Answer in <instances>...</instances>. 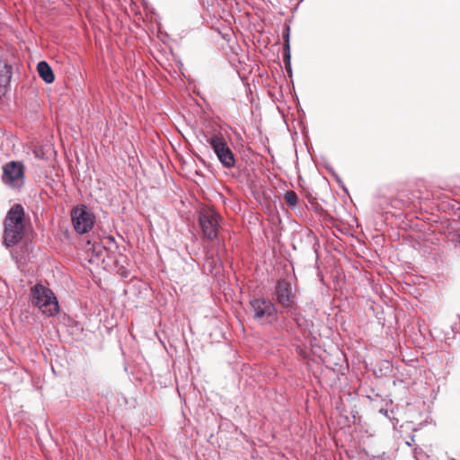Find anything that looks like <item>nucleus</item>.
Returning <instances> with one entry per match:
<instances>
[{
    "mask_svg": "<svg viewBox=\"0 0 460 460\" xmlns=\"http://www.w3.org/2000/svg\"><path fill=\"white\" fill-rule=\"evenodd\" d=\"M25 212L21 204H14L7 211L4 219L3 244L12 248L23 238L25 232Z\"/></svg>",
    "mask_w": 460,
    "mask_h": 460,
    "instance_id": "obj_1",
    "label": "nucleus"
},
{
    "mask_svg": "<svg viewBox=\"0 0 460 460\" xmlns=\"http://www.w3.org/2000/svg\"><path fill=\"white\" fill-rule=\"evenodd\" d=\"M31 303L47 316H54L59 311V305L54 293L41 284L31 288Z\"/></svg>",
    "mask_w": 460,
    "mask_h": 460,
    "instance_id": "obj_2",
    "label": "nucleus"
},
{
    "mask_svg": "<svg viewBox=\"0 0 460 460\" xmlns=\"http://www.w3.org/2000/svg\"><path fill=\"white\" fill-rule=\"evenodd\" d=\"M221 220L220 214L212 208H204L199 212L198 221L205 239L217 240Z\"/></svg>",
    "mask_w": 460,
    "mask_h": 460,
    "instance_id": "obj_3",
    "label": "nucleus"
},
{
    "mask_svg": "<svg viewBox=\"0 0 460 460\" xmlns=\"http://www.w3.org/2000/svg\"><path fill=\"white\" fill-rule=\"evenodd\" d=\"M75 231L79 234L89 233L95 224V215L86 205L74 207L70 212Z\"/></svg>",
    "mask_w": 460,
    "mask_h": 460,
    "instance_id": "obj_4",
    "label": "nucleus"
},
{
    "mask_svg": "<svg viewBox=\"0 0 460 460\" xmlns=\"http://www.w3.org/2000/svg\"><path fill=\"white\" fill-rule=\"evenodd\" d=\"M250 306L253 320L260 322L268 318L270 323L277 320V308L269 298L253 297L250 300Z\"/></svg>",
    "mask_w": 460,
    "mask_h": 460,
    "instance_id": "obj_5",
    "label": "nucleus"
},
{
    "mask_svg": "<svg viewBox=\"0 0 460 460\" xmlns=\"http://www.w3.org/2000/svg\"><path fill=\"white\" fill-rule=\"evenodd\" d=\"M274 294L278 303L286 308L287 312H291L295 305V293L291 283L286 279L278 280Z\"/></svg>",
    "mask_w": 460,
    "mask_h": 460,
    "instance_id": "obj_6",
    "label": "nucleus"
},
{
    "mask_svg": "<svg viewBox=\"0 0 460 460\" xmlns=\"http://www.w3.org/2000/svg\"><path fill=\"white\" fill-rule=\"evenodd\" d=\"M23 164L21 162L11 161L7 163L4 167L3 181L4 182L13 183L19 179L23 178Z\"/></svg>",
    "mask_w": 460,
    "mask_h": 460,
    "instance_id": "obj_7",
    "label": "nucleus"
},
{
    "mask_svg": "<svg viewBox=\"0 0 460 460\" xmlns=\"http://www.w3.org/2000/svg\"><path fill=\"white\" fill-rule=\"evenodd\" d=\"M222 165L227 169L235 166V157L229 146H211Z\"/></svg>",
    "mask_w": 460,
    "mask_h": 460,
    "instance_id": "obj_8",
    "label": "nucleus"
},
{
    "mask_svg": "<svg viewBox=\"0 0 460 460\" xmlns=\"http://www.w3.org/2000/svg\"><path fill=\"white\" fill-rule=\"evenodd\" d=\"M202 134L207 144H227L217 124L206 125L202 129Z\"/></svg>",
    "mask_w": 460,
    "mask_h": 460,
    "instance_id": "obj_9",
    "label": "nucleus"
},
{
    "mask_svg": "<svg viewBox=\"0 0 460 460\" xmlns=\"http://www.w3.org/2000/svg\"><path fill=\"white\" fill-rule=\"evenodd\" d=\"M391 197L387 196H377L374 201V209L378 213L392 214L394 217L399 216L395 212L391 210Z\"/></svg>",
    "mask_w": 460,
    "mask_h": 460,
    "instance_id": "obj_10",
    "label": "nucleus"
},
{
    "mask_svg": "<svg viewBox=\"0 0 460 460\" xmlns=\"http://www.w3.org/2000/svg\"><path fill=\"white\" fill-rule=\"evenodd\" d=\"M37 71L39 74V76L46 83V84H51L55 81V74L53 72V69L49 66V64L45 61L41 60L37 65Z\"/></svg>",
    "mask_w": 460,
    "mask_h": 460,
    "instance_id": "obj_11",
    "label": "nucleus"
},
{
    "mask_svg": "<svg viewBox=\"0 0 460 460\" xmlns=\"http://www.w3.org/2000/svg\"><path fill=\"white\" fill-rule=\"evenodd\" d=\"M12 79V66L4 60L0 59V87L6 88Z\"/></svg>",
    "mask_w": 460,
    "mask_h": 460,
    "instance_id": "obj_12",
    "label": "nucleus"
},
{
    "mask_svg": "<svg viewBox=\"0 0 460 460\" xmlns=\"http://www.w3.org/2000/svg\"><path fill=\"white\" fill-rule=\"evenodd\" d=\"M406 194L403 192H399L395 197H391V210L395 212L401 210L404 208H409V200L404 199Z\"/></svg>",
    "mask_w": 460,
    "mask_h": 460,
    "instance_id": "obj_13",
    "label": "nucleus"
},
{
    "mask_svg": "<svg viewBox=\"0 0 460 460\" xmlns=\"http://www.w3.org/2000/svg\"><path fill=\"white\" fill-rule=\"evenodd\" d=\"M87 252H92L93 256H95L97 259H100L105 251V246L102 245V242L93 241V243L89 241L87 243Z\"/></svg>",
    "mask_w": 460,
    "mask_h": 460,
    "instance_id": "obj_14",
    "label": "nucleus"
},
{
    "mask_svg": "<svg viewBox=\"0 0 460 460\" xmlns=\"http://www.w3.org/2000/svg\"><path fill=\"white\" fill-rule=\"evenodd\" d=\"M123 152L128 157L129 166L134 167L139 162L137 151L135 150V146H125Z\"/></svg>",
    "mask_w": 460,
    "mask_h": 460,
    "instance_id": "obj_15",
    "label": "nucleus"
},
{
    "mask_svg": "<svg viewBox=\"0 0 460 460\" xmlns=\"http://www.w3.org/2000/svg\"><path fill=\"white\" fill-rule=\"evenodd\" d=\"M102 245L105 246L106 252H115L119 249V245L115 241V238L111 235L104 236L100 239Z\"/></svg>",
    "mask_w": 460,
    "mask_h": 460,
    "instance_id": "obj_16",
    "label": "nucleus"
},
{
    "mask_svg": "<svg viewBox=\"0 0 460 460\" xmlns=\"http://www.w3.org/2000/svg\"><path fill=\"white\" fill-rule=\"evenodd\" d=\"M282 39H283V52L291 51L290 48V27L289 25H285L282 31Z\"/></svg>",
    "mask_w": 460,
    "mask_h": 460,
    "instance_id": "obj_17",
    "label": "nucleus"
},
{
    "mask_svg": "<svg viewBox=\"0 0 460 460\" xmlns=\"http://www.w3.org/2000/svg\"><path fill=\"white\" fill-rule=\"evenodd\" d=\"M448 240L454 245V248L460 252V228L450 233Z\"/></svg>",
    "mask_w": 460,
    "mask_h": 460,
    "instance_id": "obj_18",
    "label": "nucleus"
},
{
    "mask_svg": "<svg viewBox=\"0 0 460 460\" xmlns=\"http://www.w3.org/2000/svg\"><path fill=\"white\" fill-rule=\"evenodd\" d=\"M284 199L286 203L291 208H295L297 204L298 198L296 193L293 190L287 191L284 196Z\"/></svg>",
    "mask_w": 460,
    "mask_h": 460,
    "instance_id": "obj_19",
    "label": "nucleus"
},
{
    "mask_svg": "<svg viewBox=\"0 0 460 460\" xmlns=\"http://www.w3.org/2000/svg\"><path fill=\"white\" fill-rule=\"evenodd\" d=\"M406 194V197H404V199H408L409 202V208L411 206L416 207V203L418 199H420L419 193L417 191H402Z\"/></svg>",
    "mask_w": 460,
    "mask_h": 460,
    "instance_id": "obj_20",
    "label": "nucleus"
},
{
    "mask_svg": "<svg viewBox=\"0 0 460 460\" xmlns=\"http://www.w3.org/2000/svg\"><path fill=\"white\" fill-rule=\"evenodd\" d=\"M34 146V148L32 151L37 158L41 159V160H46L49 158L48 154L43 150V147L45 146ZM47 146L50 147L51 146Z\"/></svg>",
    "mask_w": 460,
    "mask_h": 460,
    "instance_id": "obj_21",
    "label": "nucleus"
},
{
    "mask_svg": "<svg viewBox=\"0 0 460 460\" xmlns=\"http://www.w3.org/2000/svg\"><path fill=\"white\" fill-rule=\"evenodd\" d=\"M283 61L287 73L289 75V76H292L291 51L283 52Z\"/></svg>",
    "mask_w": 460,
    "mask_h": 460,
    "instance_id": "obj_22",
    "label": "nucleus"
},
{
    "mask_svg": "<svg viewBox=\"0 0 460 460\" xmlns=\"http://www.w3.org/2000/svg\"><path fill=\"white\" fill-rule=\"evenodd\" d=\"M412 455H413V457L415 458V460H425L426 458H428V455L419 446H415L413 447Z\"/></svg>",
    "mask_w": 460,
    "mask_h": 460,
    "instance_id": "obj_23",
    "label": "nucleus"
},
{
    "mask_svg": "<svg viewBox=\"0 0 460 460\" xmlns=\"http://www.w3.org/2000/svg\"><path fill=\"white\" fill-rule=\"evenodd\" d=\"M288 313L291 314V315L294 316V320L296 323V324L298 326H302V322L301 321L304 320V319L301 317V315L299 314L294 313L293 312V308L291 309V312H288Z\"/></svg>",
    "mask_w": 460,
    "mask_h": 460,
    "instance_id": "obj_24",
    "label": "nucleus"
},
{
    "mask_svg": "<svg viewBox=\"0 0 460 460\" xmlns=\"http://www.w3.org/2000/svg\"><path fill=\"white\" fill-rule=\"evenodd\" d=\"M305 146V148H306L307 152H308L310 155H312V153H311V148L313 147V146L306 145V146Z\"/></svg>",
    "mask_w": 460,
    "mask_h": 460,
    "instance_id": "obj_25",
    "label": "nucleus"
},
{
    "mask_svg": "<svg viewBox=\"0 0 460 460\" xmlns=\"http://www.w3.org/2000/svg\"><path fill=\"white\" fill-rule=\"evenodd\" d=\"M413 441H414V436H412V437L411 438V441H407V442H406V444H407L408 446H411V442H413Z\"/></svg>",
    "mask_w": 460,
    "mask_h": 460,
    "instance_id": "obj_26",
    "label": "nucleus"
},
{
    "mask_svg": "<svg viewBox=\"0 0 460 460\" xmlns=\"http://www.w3.org/2000/svg\"><path fill=\"white\" fill-rule=\"evenodd\" d=\"M335 177H336V179H337V181H338L339 182H341V179H340L337 175H335Z\"/></svg>",
    "mask_w": 460,
    "mask_h": 460,
    "instance_id": "obj_27",
    "label": "nucleus"
}]
</instances>
